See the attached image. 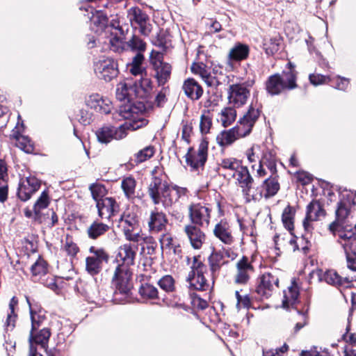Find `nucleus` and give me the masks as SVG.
<instances>
[{"label":"nucleus","mask_w":356,"mask_h":356,"mask_svg":"<svg viewBox=\"0 0 356 356\" xmlns=\"http://www.w3.org/2000/svg\"><path fill=\"white\" fill-rule=\"evenodd\" d=\"M330 232L343 250L348 268L356 271V229L337 228L334 223L330 226Z\"/></svg>","instance_id":"nucleus-4"},{"label":"nucleus","mask_w":356,"mask_h":356,"mask_svg":"<svg viewBox=\"0 0 356 356\" xmlns=\"http://www.w3.org/2000/svg\"><path fill=\"white\" fill-rule=\"evenodd\" d=\"M350 207L349 203L348 204L346 202L341 201L338 204V207L336 211V221L333 222L330 225V227L336 223V227L337 228L341 227L343 229H356V227H352L348 226H343L342 222L343 220L348 217L349 214Z\"/></svg>","instance_id":"nucleus-32"},{"label":"nucleus","mask_w":356,"mask_h":356,"mask_svg":"<svg viewBox=\"0 0 356 356\" xmlns=\"http://www.w3.org/2000/svg\"><path fill=\"white\" fill-rule=\"evenodd\" d=\"M184 232L194 249L201 248L206 239V236L199 227L195 225H187L184 227Z\"/></svg>","instance_id":"nucleus-25"},{"label":"nucleus","mask_w":356,"mask_h":356,"mask_svg":"<svg viewBox=\"0 0 356 356\" xmlns=\"http://www.w3.org/2000/svg\"><path fill=\"white\" fill-rule=\"evenodd\" d=\"M332 81H329L333 84L334 88L340 90H346L349 86V79L340 76L331 77Z\"/></svg>","instance_id":"nucleus-57"},{"label":"nucleus","mask_w":356,"mask_h":356,"mask_svg":"<svg viewBox=\"0 0 356 356\" xmlns=\"http://www.w3.org/2000/svg\"><path fill=\"white\" fill-rule=\"evenodd\" d=\"M237 129H232L220 132L216 137L217 143L220 146H227L234 143L237 138Z\"/></svg>","instance_id":"nucleus-39"},{"label":"nucleus","mask_w":356,"mask_h":356,"mask_svg":"<svg viewBox=\"0 0 356 356\" xmlns=\"http://www.w3.org/2000/svg\"><path fill=\"white\" fill-rule=\"evenodd\" d=\"M234 282L237 284H246L254 272V267L247 257H243L236 264Z\"/></svg>","instance_id":"nucleus-17"},{"label":"nucleus","mask_w":356,"mask_h":356,"mask_svg":"<svg viewBox=\"0 0 356 356\" xmlns=\"http://www.w3.org/2000/svg\"><path fill=\"white\" fill-rule=\"evenodd\" d=\"M325 215V210L319 202L314 200L311 202L307 207L305 218L303 220V227L307 232L313 229L312 222L318 220L321 217Z\"/></svg>","instance_id":"nucleus-16"},{"label":"nucleus","mask_w":356,"mask_h":356,"mask_svg":"<svg viewBox=\"0 0 356 356\" xmlns=\"http://www.w3.org/2000/svg\"><path fill=\"white\" fill-rule=\"evenodd\" d=\"M236 112L235 109L231 107H226L221 110L218 113V121L225 127H227L235 120Z\"/></svg>","instance_id":"nucleus-38"},{"label":"nucleus","mask_w":356,"mask_h":356,"mask_svg":"<svg viewBox=\"0 0 356 356\" xmlns=\"http://www.w3.org/2000/svg\"><path fill=\"white\" fill-rule=\"evenodd\" d=\"M86 270L92 275L97 274L101 270V264L98 259L88 257L86 258Z\"/></svg>","instance_id":"nucleus-53"},{"label":"nucleus","mask_w":356,"mask_h":356,"mask_svg":"<svg viewBox=\"0 0 356 356\" xmlns=\"http://www.w3.org/2000/svg\"><path fill=\"white\" fill-rule=\"evenodd\" d=\"M106 36L108 33H110L111 35H124V30L122 27L120 26V19L118 15H115L109 24H106L104 33Z\"/></svg>","instance_id":"nucleus-43"},{"label":"nucleus","mask_w":356,"mask_h":356,"mask_svg":"<svg viewBox=\"0 0 356 356\" xmlns=\"http://www.w3.org/2000/svg\"><path fill=\"white\" fill-rule=\"evenodd\" d=\"M49 204V197L48 193L43 191L33 206V211L36 216H38L40 211L47 208Z\"/></svg>","instance_id":"nucleus-49"},{"label":"nucleus","mask_w":356,"mask_h":356,"mask_svg":"<svg viewBox=\"0 0 356 356\" xmlns=\"http://www.w3.org/2000/svg\"><path fill=\"white\" fill-rule=\"evenodd\" d=\"M214 236L225 245H232L234 241L231 227L226 220H221L213 229Z\"/></svg>","instance_id":"nucleus-24"},{"label":"nucleus","mask_w":356,"mask_h":356,"mask_svg":"<svg viewBox=\"0 0 356 356\" xmlns=\"http://www.w3.org/2000/svg\"><path fill=\"white\" fill-rule=\"evenodd\" d=\"M211 210L200 204H193L189 207V217L193 225L202 227L209 224Z\"/></svg>","instance_id":"nucleus-18"},{"label":"nucleus","mask_w":356,"mask_h":356,"mask_svg":"<svg viewBox=\"0 0 356 356\" xmlns=\"http://www.w3.org/2000/svg\"><path fill=\"white\" fill-rule=\"evenodd\" d=\"M309 78L311 83L314 86H318L332 81L330 76H326L319 74H310Z\"/></svg>","instance_id":"nucleus-60"},{"label":"nucleus","mask_w":356,"mask_h":356,"mask_svg":"<svg viewBox=\"0 0 356 356\" xmlns=\"http://www.w3.org/2000/svg\"><path fill=\"white\" fill-rule=\"evenodd\" d=\"M286 66L287 70L283 71L282 74H275L268 79L266 88L271 95H279L285 90H293L297 88V72L295 70V65L289 62Z\"/></svg>","instance_id":"nucleus-5"},{"label":"nucleus","mask_w":356,"mask_h":356,"mask_svg":"<svg viewBox=\"0 0 356 356\" xmlns=\"http://www.w3.org/2000/svg\"><path fill=\"white\" fill-rule=\"evenodd\" d=\"M113 115L115 120H120L119 117H121L125 122L118 127L104 125L97 129L95 135L101 143L107 144L113 139L121 140L127 136L129 131H136L147 124L144 114L131 104L121 106L119 111Z\"/></svg>","instance_id":"nucleus-1"},{"label":"nucleus","mask_w":356,"mask_h":356,"mask_svg":"<svg viewBox=\"0 0 356 356\" xmlns=\"http://www.w3.org/2000/svg\"><path fill=\"white\" fill-rule=\"evenodd\" d=\"M208 143L205 140L201 141L197 150L190 148L186 154V162L191 170L198 171L207 161Z\"/></svg>","instance_id":"nucleus-12"},{"label":"nucleus","mask_w":356,"mask_h":356,"mask_svg":"<svg viewBox=\"0 0 356 356\" xmlns=\"http://www.w3.org/2000/svg\"><path fill=\"white\" fill-rule=\"evenodd\" d=\"M182 89L185 95L192 100L199 99L203 94V89L201 86L192 78H188L184 81Z\"/></svg>","instance_id":"nucleus-30"},{"label":"nucleus","mask_w":356,"mask_h":356,"mask_svg":"<svg viewBox=\"0 0 356 356\" xmlns=\"http://www.w3.org/2000/svg\"><path fill=\"white\" fill-rule=\"evenodd\" d=\"M260 115L259 107L251 104L247 113L240 119L237 126V134L244 137L249 134Z\"/></svg>","instance_id":"nucleus-13"},{"label":"nucleus","mask_w":356,"mask_h":356,"mask_svg":"<svg viewBox=\"0 0 356 356\" xmlns=\"http://www.w3.org/2000/svg\"><path fill=\"white\" fill-rule=\"evenodd\" d=\"M27 303L29 307V312L31 321V330L32 331L36 330L39 328L44 321L45 320V316L42 310L37 311L31 306V303L28 297L26 298Z\"/></svg>","instance_id":"nucleus-36"},{"label":"nucleus","mask_w":356,"mask_h":356,"mask_svg":"<svg viewBox=\"0 0 356 356\" xmlns=\"http://www.w3.org/2000/svg\"><path fill=\"white\" fill-rule=\"evenodd\" d=\"M186 193V188L169 186L159 177H154L148 186V195L153 203L156 205L161 204L165 209L172 207Z\"/></svg>","instance_id":"nucleus-3"},{"label":"nucleus","mask_w":356,"mask_h":356,"mask_svg":"<svg viewBox=\"0 0 356 356\" xmlns=\"http://www.w3.org/2000/svg\"><path fill=\"white\" fill-rule=\"evenodd\" d=\"M18 300L16 297H13L9 302V312L7 315L6 321V326L8 327H14L15 323L17 318V314L15 313V309L17 306Z\"/></svg>","instance_id":"nucleus-46"},{"label":"nucleus","mask_w":356,"mask_h":356,"mask_svg":"<svg viewBox=\"0 0 356 356\" xmlns=\"http://www.w3.org/2000/svg\"><path fill=\"white\" fill-rule=\"evenodd\" d=\"M139 87L144 91L145 93H148L152 90V83L147 77H143L140 79L138 83Z\"/></svg>","instance_id":"nucleus-63"},{"label":"nucleus","mask_w":356,"mask_h":356,"mask_svg":"<svg viewBox=\"0 0 356 356\" xmlns=\"http://www.w3.org/2000/svg\"><path fill=\"white\" fill-rule=\"evenodd\" d=\"M136 185V180L131 177L122 179L121 186L127 198H133L135 196Z\"/></svg>","instance_id":"nucleus-44"},{"label":"nucleus","mask_w":356,"mask_h":356,"mask_svg":"<svg viewBox=\"0 0 356 356\" xmlns=\"http://www.w3.org/2000/svg\"><path fill=\"white\" fill-rule=\"evenodd\" d=\"M208 275L207 266L197 258L194 257L191 266V271L187 277L191 289L197 291H207L211 288V282L207 279Z\"/></svg>","instance_id":"nucleus-7"},{"label":"nucleus","mask_w":356,"mask_h":356,"mask_svg":"<svg viewBox=\"0 0 356 356\" xmlns=\"http://www.w3.org/2000/svg\"><path fill=\"white\" fill-rule=\"evenodd\" d=\"M151 63L156 71V76L159 84H165L170 77L172 67L163 61V56L159 52L152 51Z\"/></svg>","instance_id":"nucleus-15"},{"label":"nucleus","mask_w":356,"mask_h":356,"mask_svg":"<svg viewBox=\"0 0 356 356\" xmlns=\"http://www.w3.org/2000/svg\"><path fill=\"white\" fill-rule=\"evenodd\" d=\"M144 60V56L142 53H138L132 60V62L128 65L130 72L134 76H143L145 68L142 66Z\"/></svg>","instance_id":"nucleus-40"},{"label":"nucleus","mask_w":356,"mask_h":356,"mask_svg":"<svg viewBox=\"0 0 356 356\" xmlns=\"http://www.w3.org/2000/svg\"><path fill=\"white\" fill-rule=\"evenodd\" d=\"M109 229L108 225L99 222H94L87 230L88 236L90 238L95 239L99 236L103 235L105 232H106Z\"/></svg>","instance_id":"nucleus-42"},{"label":"nucleus","mask_w":356,"mask_h":356,"mask_svg":"<svg viewBox=\"0 0 356 356\" xmlns=\"http://www.w3.org/2000/svg\"><path fill=\"white\" fill-rule=\"evenodd\" d=\"M278 277L270 273L262 275L257 293L264 298H269L275 289L278 287Z\"/></svg>","instance_id":"nucleus-20"},{"label":"nucleus","mask_w":356,"mask_h":356,"mask_svg":"<svg viewBox=\"0 0 356 356\" xmlns=\"http://www.w3.org/2000/svg\"><path fill=\"white\" fill-rule=\"evenodd\" d=\"M136 255V249L131 244L126 243L118 248L116 259L118 264L113 278L115 286V295L118 293L122 295H129L131 288L132 272L130 266L134 264Z\"/></svg>","instance_id":"nucleus-2"},{"label":"nucleus","mask_w":356,"mask_h":356,"mask_svg":"<svg viewBox=\"0 0 356 356\" xmlns=\"http://www.w3.org/2000/svg\"><path fill=\"white\" fill-rule=\"evenodd\" d=\"M139 293L146 299L154 300L159 298L157 289L151 284H143L139 289Z\"/></svg>","instance_id":"nucleus-47"},{"label":"nucleus","mask_w":356,"mask_h":356,"mask_svg":"<svg viewBox=\"0 0 356 356\" xmlns=\"http://www.w3.org/2000/svg\"><path fill=\"white\" fill-rule=\"evenodd\" d=\"M127 17L132 26L138 28L143 35H148L152 31L149 16L138 7H131L127 10Z\"/></svg>","instance_id":"nucleus-10"},{"label":"nucleus","mask_w":356,"mask_h":356,"mask_svg":"<svg viewBox=\"0 0 356 356\" xmlns=\"http://www.w3.org/2000/svg\"><path fill=\"white\" fill-rule=\"evenodd\" d=\"M316 279L318 282H325L327 284L335 287L348 286L349 280L348 278L341 277L335 270H327L323 271L321 269H316L310 272L309 275V282Z\"/></svg>","instance_id":"nucleus-9"},{"label":"nucleus","mask_w":356,"mask_h":356,"mask_svg":"<svg viewBox=\"0 0 356 356\" xmlns=\"http://www.w3.org/2000/svg\"><path fill=\"white\" fill-rule=\"evenodd\" d=\"M108 7V3H103L98 6V9L92 7L86 9L88 17L91 22V28L96 33H104L108 23V13L102 8Z\"/></svg>","instance_id":"nucleus-11"},{"label":"nucleus","mask_w":356,"mask_h":356,"mask_svg":"<svg viewBox=\"0 0 356 356\" xmlns=\"http://www.w3.org/2000/svg\"><path fill=\"white\" fill-rule=\"evenodd\" d=\"M33 332L32 330L30 332L29 337V347H31V345L34 346L40 345L42 348L46 349L51 336L50 330L49 328H43L35 334Z\"/></svg>","instance_id":"nucleus-31"},{"label":"nucleus","mask_w":356,"mask_h":356,"mask_svg":"<svg viewBox=\"0 0 356 356\" xmlns=\"http://www.w3.org/2000/svg\"><path fill=\"white\" fill-rule=\"evenodd\" d=\"M138 92L133 87L131 81H123L117 85L116 88V98L119 101H127L130 102L134 95H137Z\"/></svg>","instance_id":"nucleus-27"},{"label":"nucleus","mask_w":356,"mask_h":356,"mask_svg":"<svg viewBox=\"0 0 356 356\" xmlns=\"http://www.w3.org/2000/svg\"><path fill=\"white\" fill-rule=\"evenodd\" d=\"M110 49L111 51L117 53L123 51L127 46L122 40V35H113L109 37Z\"/></svg>","instance_id":"nucleus-48"},{"label":"nucleus","mask_w":356,"mask_h":356,"mask_svg":"<svg viewBox=\"0 0 356 356\" xmlns=\"http://www.w3.org/2000/svg\"><path fill=\"white\" fill-rule=\"evenodd\" d=\"M118 226L122 229L127 241L139 243L147 239L142 233L137 214L132 209L129 208L123 212L119 220Z\"/></svg>","instance_id":"nucleus-6"},{"label":"nucleus","mask_w":356,"mask_h":356,"mask_svg":"<svg viewBox=\"0 0 356 356\" xmlns=\"http://www.w3.org/2000/svg\"><path fill=\"white\" fill-rule=\"evenodd\" d=\"M219 169L225 171V176L232 177L242 166L241 161L235 158H224L218 164Z\"/></svg>","instance_id":"nucleus-33"},{"label":"nucleus","mask_w":356,"mask_h":356,"mask_svg":"<svg viewBox=\"0 0 356 356\" xmlns=\"http://www.w3.org/2000/svg\"><path fill=\"white\" fill-rule=\"evenodd\" d=\"M154 154V148L153 146H147L140 150L135 154L136 163H142L150 159Z\"/></svg>","instance_id":"nucleus-51"},{"label":"nucleus","mask_w":356,"mask_h":356,"mask_svg":"<svg viewBox=\"0 0 356 356\" xmlns=\"http://www.w3.org/2000/svg\"><path fill=\"white\" fill-rule=\"evenodd\" d=\"M299 290L297 284L292 283L286 291H284V299L282 305L284 308L288 309L293 307L298 302Z\"/></svg>","instance_id":"nucleus-34"},{"label":"nucleus","mask_w":356,"mask_h":356,"mask_svg":"<svg viewBox=\"0 0 356 356\" xmlns=\"http://www.w3.org/2000/svg\"><path fill=\"white\" fill-rule=\"evenodd\" d=\"M235 183L243 190L248 184L253 183V179L251 177L248 169L245 166H241L232 177Z\"/></svg>","instance_id":"nucleus-35"},{"label":"nucleus","mask_w":356,"mask_h":356,"mask_svg":"<svg viewBox=\"0 0 356 356\" xmlns=\"http://www.w3.org/2000/svg\"><path fill=\"white\" fill-rule=\"evenodd\" d=\"M90 191L91 192L93 199L96 201V202L99 200L103 199V197L106 193L105 187L99 184H91L90 186Z\"/></svg>","instance_id":"nucleus-58"},{"label":"nucleus","mask_w":356,"mask_h":356,"mask_svg":"<svg viewBox=\"0 0 356 356\" xmlns=\"http://www.w3.org/2000/svg\"><path fill=\"white\" fill-rule=\"evenodd\" d=\"M78 120L83 125L89 124L92 121V115L86 110H80L77 115Z\"/></svg>","instance_id":"nucleus-61"},{"label":"nucleus","mask_w":356,"mask_h":356,"mask_svg":"<svg viewBox=\"0 0 356 356\" xmlns=\"http://www.w3.org/2000/svg\"><path fill=\"white\" fill-rule=\"evenodd\" d=\"M86 105L102 113H108L111 108V102L109 99L103 98L97 93L92 94L86 99Z\"/></svg>","instance_id":"nucleus-23"},{"label":"nucleus","mask_w":356,"mask_h":356,"mask_svg":"<svg viewBox=\"0 0 356 356\" xmlns=\"http://www.w3.org/2000/svg\"><path fill=\"white\" fill-rule=\"evenodd\" d=\"M31 270L33 277H41L47 272V264L41 259H38L34 264L32 265Z\"/></svg>","instance_id":"nucleus-50"},{"label":"nucleus","mask_w":356,"mask_h":356,"mask_svg":"<svg viewBox=\"0 0 356 356\" xmlns=\"http://www.w3.org/2000/svg\"><path fill=\"white\" fill-rule=\"evenodd\" d=\"M24 131V126L22 123H17L16 127L13 129L10 135L11 138L15 140V145L26 153H31L33 151V145L31 140L22 134Z\"/></svg>","instance_id":"nucleus-22"},{"label":"nucleus","mask_w":356,"mask_h":356,"mask_svg":"<svg viewBox=\"0 0 356 356\" xmlns=\"http://www.w3.org/2000/svg\"><path fill=\"white\" fill-rule=\"evenodd\" d=\"M95 72L99 78L106 81H111L118 73L117 64L111 58H102L95 62Z\"/></svg>","instance_id":"nucleus-14"},{"label":"nucleus","mask_w":356,"mask_h":356,"mask_svg":"<svg viewBox=\"0 0 356 356\" xmlns=\"http://www.w3.org/2000/svg\"><path fill=\"white\" fill-rule=\"evenodd\" d=\"M39 180L34 176H29L22 178L20 180L18 187L17 195L20 200L26 201L40 188Z\"/></svg>","instance_id":"nucleus-19"},{"label":"nucleus","mask_w":356,"mask_h":356,"mask_svg":"<svg viewBox=\"0 0 356 356\" xmlns=\"http://www.w3.org/2000/svg\"><path fill=\"white\" fill-rule=\"evenodd\" d=\"M297 179L302 185H307L312 181V175L306 172H297Z\"/></svg>","instance_id":"nucleus-64"},{"label":"nucleus","mask_w":356,"mask_h":356,"mask_svg":"<svg viewBox=\"0 0 356 356\" xmlns=\"http://www.w3.org/2000/svg\"><path fill=\"white\" fill-rule=\"evenodd\" d=\"M279 44V39L270 38L269 41L264 42V48L267 54H273L278 51Z\"/></svg>","instance_id":"nucleus-59"},{"label":"nucleus","mask_w":356,"mask_h":356,"mask_svg":"<svg viewBox=\"0 0 356 356\" xmlns=\"http://www.w3.org/2000/svg\"><path fill=\"white\" fill-rule=\"evenodd\" d=\"M295 211L291 206H287L283 211L282 220L284 227L291 232L293 229V218Z\"/></svg>","instance_id":"nucleus-45"},{"label":"nucleus","mask_w":356,"mask_h":356,"mask_svg":"<svg viewBox=\"0 0 356 356\" xmlns=\"http://www.w3.org/2000/svg\"><path fill=\"white\" fill-rule=\"evenodd\" d=\"M127 46L130 47L132 51H138V53H141L145 51L146 47L145 43L135 35L127 42Z\"/></svg>","instance_id":"nucleus-56"},{"label":"nucleus","mask_w":356,"mask_h":356,"mask_svg":"<svg viewBox=\"0 0 356 356\" xmlns=\"http://www.w3.org/2000/svg\"><path fill=\"white\" fill-rule=\"evenodd\" d=\"M158 285L166 292H171L175 289V281L170 275H165L161 277L158 282Z\"/></svg>","instance_id":"nucleus-55"},{"label":"nucleus","mask_w":356,"mask_h":356,"mask_svg":"<svg viewBox=\"0 0 356 356\" xmlns=\"http://www.w3.org/2000/svg\"><path fill=\"white\" fill-rule=\"evenodd\" d=\"M211 270L213 273L218 270L222 265V255L217 252L213 251L209 258Z\"/></svg>","instance_id":"nucleus-52"},{"label":"nucleus","mask_w":356,"mask_h":356,"mask_svg":"<svg viewBox=\"0 0 356 356\" xmlns=\"http://www.w3.org/2000/svg\"><path fill=\"white\" fill-rule=\"evenodd\" d=\"M254 83V80L252 79L241 84L231 85L228 91L229 103L235 107H240L246 104L250 95V88Z\"/></svg>","instance_id":"nucleus-8"},{"label":"nucleus","mask_w":356,"mask_h":356,"mask_svg":"<svg viewBox=\"0 0 356 356\" xmlns=\"http://www.w3.org/2000/svg\"><path fill=\"white\" fill-rule=\"evenodd\" d=\"M191 70L194 74L200 76L208 86H213L218 82L211 74L210 67L202 62L193 63Z\"/></svg>","instance_id":"nucleus-26"},{"label":"nucleus","mask_w":356,"mask_h":356,"mask_svg":"<svg viewBox=\"0 0 356 356\" xmlns=\"http://www.w3.org/2000/svg\"><path fill=\"white\" fill-rule=\"evenodd\" d=\"M90 252L94 253V256L91 257L98 259L100 263L102 261H107L108 254L103 249H95L94 247H91L90 249Z\"/></svg>","instance_id":"nucleus-62"},{"label":"nucleus","mask_w":356,"mask_h":356,"mask_svg":"<svg viewBox=\"0 0 356 356\" xmlns=\"http://www.w3.org/2000/svg\"><path fill=\"white\" fill-rule=\"evenodd\" d=\"M212 125V120L209 112H204L200 118V129L202 134L209 132Z\"/></svg>","instance_id":"nucleus-54"},{"label":"nucleus","mask_w":356,"mask_h":356,"mask_svg":"<svg viewBox=\"0 0 356 356\" xmlns=\"http://www.w3.org/2000/svg\"><path fill=\"white\" fill-rule=\"evenodd\" d=\"M167 222L168 220L163 212L152 211L148 220L149 229L152 232H159L165 228Z\"/></svg>","instance_id":"nucleus-29"},{"label":"nucleus","mask_w":356,"mask_h":356,"mask_svg":"<svg viewBox=\"0 0 356 356\" xmlns=\"http://www.w3.org/2000/svg\"><path fill=\"white\" fill-rule=\"evenodd\" d=\"M250 54V47L248 44L237 42L230 49L227 56L228 63L239 62L245 60Z\"/></svg>","instance_id":"nucleus-28"},{"label":"nucleus","mask_w":356,"mask_h":356,"mask_svg":"<svg viewBox=\"0 0 356 356\" xmlns=\"http://www.w3.org/2000/svg\"><path fill=\"white\" fill-rule=\"evenodd\" d=\"M252 184L253 183L248 184L242 190L243 195L247 202L259 200L264 195V191H262L261 186L260 188H254Z\"/></svg>","instance_id":"nucleus-41"},{"label":"nucleus","mask_w":356,"mask_h":356,"mask_svg":"<svg viewBox=\"0 0 356 356\" xmlns=\"http://www.w3.org/2000/svg\"><path fill=\"white\" fill-rule=\"evenodd\" d=\"M98 213L102 218L109 219L119 211V205L113 197H104L96 202Z\"/></svg>","instance_id":"nucleus-21"},{"label":"nucleus","mask_w":356,"mask_h":356,"mask_svg":"<svg viewBox=\"0 0 356 356\" xmlns=\"http://www.w3.org/2000/svg\"><path fill=\"white\" fill-rule=\"evenodd\" d=\"M265 198L274 196L280 189V184L275 177L268 178L264 181L261 185Z\"/></svg>","instance_id":"nucleus-37"}]
</instances>
